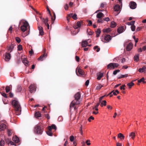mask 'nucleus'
Returning a JSON list of instances; mask_svg holds the SVG:
<instances>
[{
    "mask_svg": "<svg viewBox=\"0 0 146 146\" xmlns=\"http://www.w3.org/2000/svg\"><path fill=\"white\" fill-rule=\"evenodd\" d=\"M103 22V20L101 19H99L97 21V22L98 23H102Z\"/></svg>",
    "mask_w": 146,
    "mask_h": 146,
    "instance_id": "nucleus-60",
    "label": "nucleus"
},
{
    "mask_svg": "<svg viewBox=\"0 0 146 146\" xmlns=\"http://www.w3.org/2000/svg\"><path fill=\"white\" fill-rule=\"evenodd\" d=\"M14 48V45L13 44L10 45L8 48V50L9 52V53H11L13 51Z\"/></svg>",
    "mask_w": 146,
    "mask_h": 146,
    "instance_id": "nucleus-13",
    "label": "nucleus"
},
{
    "mask_svg": "<svg viewBox=\"0 0 146 146\" xmlns=\"http://www.w3.org/2000/svg\"><path fill=\"white\" fill-rule=\"evenodd\" d=\"M12 105L15 108L16 114L19 115L21 114V108L19 102L17 100H13L12 101Z\"/></svg>",
    "mask_w": 146,
    "mask_h": 146,
    "instance_id": "nucleus-2",
    "label": "nucleus"
},
{
    "mask_svg": "<svg viewBox=\"0 0 146 146\" xmlns=\"http://www.w3.org/2000/svg\"><path fill=\"white\" fill-rule=\"evenodd\" d=\"M133 44L132 43H129L126 47V49L128 51L130 50L132 48Z\"/></svg>",
    "mask_w": 146,
    "mask_h": 146,
    "instance_id": "nucleus-15",
    "label": "nucleus"
},
{
    "mask_svg": "<svg viewBox=\"0 0 146 146\" xmlns=\"http://www.w3.org/2000/svg\"><path fill=\"white\" fill-rule=\"evenodd\" d=\"M87 33L88 35H91L93 34L94 32L90 29H88L87 30Z\"/></svg>",
    "mask_w": 146,
    "mask_h": 146,
    "instance_id": "nucleus-21",
    "label": "nucleus"
},
{
    "mask_svg": "<svg viewBox=\"0 0 146 146\" xmlns=\"http://www.w3.org/2000/svg\"><path fill=\"white\" fill-rule=\"evenodd\" d=\"M125 85H123L122 86H121L120 88V89L121 90L123 89L124 90H125Z\"/></svg>",
    "mask_w": 146,
    "mask_h": 146,
    "instance_id": "nucleus-58",
    "label": "nucleus"
},
{
    "mask_svg": "<svg viewBox=\"0 0 146 146\" xmlns=\"http://www.w3.org/2000/svg\"><path fill=\"white\" fill-rule=\"evenodd\" d=\"M5 144V142L2 139L0 141V145L1 146H4Z\"/></svg>",
    "mask_w": 146,
    "mask_h": 146,
    "instance_id": "nucleus-42",
    "label": "nucleus"
},
{
    "mask_svg": "<svg viewBox=\"0 0 146 146\" xmlns=\"http://www.w3.org/2000/svg\"><path fill=\"white\" fill-rule=\"evenodd\" d=\"M15 40L16 42L18 43H19L21 41V39L20 38L18 37L15 38Z\"/></svg>",
    "mask_w": 146,
    "mask_h": 146,
    "instance_id": "nucleus-44",
    "label": "nucleus"
},
{
    "mask_svg": "<svg viewBox=\"0 0 146 146\" xmlns=\"http://www.w3.org/2000/svg\"><path fill=\"white\" fill-rule=\"evenodd\" d=\"M38 29L39 31L40 34L41 36L43 35L44 33L42 27L41 26H39Z\"/></svg>",
    "mask_w": 146,
    "mask_h": 146,
    "instance_id": "nucleus-14",
    "label": "nucleus"
},
{
    "mask_svg": "<svg viewBox=\"0 0 146 146\" xmlns=\"http://www.w3.org/2000/svg\"><path fill=\"white\" fill-rule=\"evenodd\" d=\"M17 48L18 50H21L23 49L22 46L21 44H19L17 46Z\"/></svg>",
    "mask_w": 146,
    "mask_h": 146,
    "instance_id": "nucleus-43",
    "label": "nucleus"
},
{
    "mask_svg": "<svg viewBox=\"0 0 146 146\" xmlns=\"http://www.w3.org/2000/svg\"><path fill=\"white\" fill-rule=\"evenodd\" d=\"M104 15V14L102 13H98L96 15L97 18L100 19L101 17H102L103 15Z\"/></svg>",
    "mask_w": 146,
    "mask_h": 146,
    "instance_id": "nucleus-27",
    "label": "nucleus"
},
{
    "mask_svg": "<svg viewBox=\"0 0 146 146\" xmlns=\"http://www.w3.org/2000/svg\"><path fill=\"white\" fill-rule=\"evenodd\" d=\"M100 103V106L102 107L103 106H106V100H103Z\"/></svg>",
    "mask_w": 146,
    "mask_h": 146,
    "instance_id": "nucleus-33",
    "label": "nucleus"
},
{
    "mask_svg": "<svg viewBox=\"0 0 146 146\" xmlns=\"http://www.w3.org/2000/svg\"><path fill=\"white\" fill-rule=\"evenodd\" d=\"M112 93H113V94L114 95H117V94L116 93V92L114 91H112V92H110L109 94H112Z\"/></svg>",
    "mask_w": 146,
    "mask_h": 146,
    "instance_id": "nucleus-61",
    "label": "nucleus"
},
{
    "mask_svg": "<svg viewBox=\"0 0 146 146\" xmlns=\"http://www.w3.org/2000/svg\"><path fill=\"white\" fill-rule=\"evenodd\" d=\"M103 76V74L102 73H100L98 75L97 77V79L98 80H100L101 78Z\"/></svg>",
    "mask_w": 146,
    "mask_h": 146,
    "instance_id": "nucleus-37",
    "label": "nucleus"
},
{
    "mask_svg": "<svg viewBox=\"0 0 146 146\" xmlns=\"http://www.w3.org/2000/svg\"><path fill=\"white\" fill-rule=\"evenodd\" d=\"M111 31V30L110 28H108L105 29L103 30V32L104 33H108L110 32Z\"/></svg>",
    "mask_w": 146,
    "mask_h": 146,
    "instance_id": "nucleus-26",
    "label": "nucleus"
},
{
    "mask_svg": "<svg viewBox=\"0 0 146 146\" xmlns=\"http://www.w3.org/2000/svg\"><path fill=\"white\" fill-rule=\"evenodd\" d=\"M74 137L73 136H71L70 137V140L71 141H74Z\"/></svg>",
    "mask_w": 146,
    "mask_h": 146,
    "instance_id": "nucleus-57",
    "label": "nucleus"
},
{
    "mask_svg": "<svg viewBox=\"0 0 146 146\" xmlns=\"http://www.w3.org/2000/svg\"><path fill=\"white\" fill-rule=\"evenodd\" d=\"M81 95L80 92H77L75 95V99L71 102L70 105V110H72L74 108V110H76V108L75 106L76 105L79 104L80 103V98Z\"/></svg>",
    "mask_w": 146,
    "mask_h": 146,
    "instance_id": "nucleus-1",
    "label": "nucleus"
},
{
    "mask_svg": "<svg viewBox=\"0 0 146 146\" xmlns=\"http://www.w3.org/2000/svg\"><path fill=\"white\" fill-rule=\"evenodd\" d=\"M78 28L80 27L81 25V23L80 21H78L76 24Z\"/></svg>",
    "mask_w": 146,
    "mask_h": 146,
    "instance_id": "nucleus-52",
    "label": "nucleus"
},
{
    "mask_svg": "<svg viewBox=\"0 0 146 146\" xmlns=\"http://www.w3.org/2000/svg\"><path fill=\"white\" fill-rule=\"evenodd\" d=\"M4 59L6 61H9L11 58V55L10 53L6 52L4 54Z\"/></svg>",
    "mask_w": 146,
    "mask_h": 146,
    "instance_id": "nucleus-6",
    "label": "nucleus"
},
{
    "mask_svg": "<svg viewBox=\"0 0 146 146\" xmlns=\"http://www.w3.org/2000/svg\"><path fill=\"white\" fill-rule=\"evenodd\" d=\"M135 26L134 25H132L131 26V29L132 31H135Z\"/></svg>",
    "mask_w": 146,
    "mask_h": 146,
    "instance_id": "nucleus-49",
    "label": "nucleus"
},
{
    "mask_svg": "<svg viewBox=\"0 0 146 146\" xmlns=\"http://www.w3.org/2000/svg\"><path fill=\"white\" fill-rule=\"evenodd\" d=\"M129 136L132 139H134L135 136V133L134 132L130 133L129 134Z\"/></svg>",
    "mask_w": 146,
    "mask_h": 146,
    "instance_id": "nucleus-16",
    "label": "nucleus"
},
{
    "mask_svg": "<svg viewBox=\"0 0 146 146\" xmlns=\"http://www.w3.org/2000/svg\"><path fill=\"white\" fill-rule=\"evenodd\" d=\"M96 34H100L101 33V30L100 29H98L96 31Z\"/></svg>",
    "mask_w": 146,
    "mask_h": 146,
    "instance_id": "nucleus-54",
    "label": "nucleus"
},
{
    "mask_svg": "<svg viewBox=\"0 0 146 146\" xmlns=\"http://www.w3.org/2000/svg\"><path fill=\"white\" fill-rule=\"evenodd\" d=\"M88 26H90L92 25V22L90 20H89L88 21Z\"/></svg>",
    "mask_w": 146,
    "mask_h": 146,
    "instance_id": "nucleus-56",
    "label": "nucleus"
},
{
    "mask_svg": "<svg viewBox=\"0 0 146 146\" xmlns=\"http://www.w3.org/2000/svg\"><path fill=\"white\" fill-rule=\"evenodd\" d=\"M134 85V83L132 82H131L129 83H128L127 84V85L129 86V88H131V87Z\"/></svg>",
    "mask_w": 146,
    "mask_h": 146,
    "instance_id": "nucleus-34",
    "label": "nucleus"
},
{
    "mask_svg": "<svg viewBox=\"0 0 146 146\" xmlns=\"http://www.w3.org/2000/svg\"><path fill=\"white\" fill-rule=\"evenodd\" d=\"M48 129L49 130H52V129H53L55 130H56L57 129L56 126L54 124H52L51 126H49L48 127Z\"/></svg>",
    "mask_w": 146,
    "mask_h": 146,
    "instance_id": "nucleus-18",
    "label": "nucleus"
},
{
    "mask_svg": "<svg viewBox=\"0 0 146 146\" xmlns=\"http://www.w3.org/2000/svg\"><path fill=\"white\" fill-rule=\"evenodd\" d=\"M113 69L119 66V64L117 63H113Z\"/></svg>",
    "mask_w": 146,
    "mask_h": 146,
    "instance_id": "nucleus-45",
    "label": "nucleus"
},
{
    "mask_svg": "<svg viewBox=\"0 0 146 146\" xmlns=\"http://www.w3.org/2000/svg\"><path fill=\"white\" fill-rule=\"evenodd\" d=\"M35 116L36 117L38 118L40 117L41 115L39 112L38 111L35 113Z\"/></svg>",
    "mask_w": 146,
    "mask_h": 146,
    "instance_id": "nucleus-32",
    "label": "nucleus"
},
{
    "mask_svg": "<svg viewBox=\"0 0 146 146\" xmlns=\"http://www.w3.org/2000/svg\"><path fill=\"white\" fill-rule=\"evenodd\" d=\"M47 54L46 53H44L43 54L40 56L38 59L39 61H42L44 59H45L47 56Z\"/></svg>",
    "mask_w": 146,
    "mask_h": 146,
    "instance_id": "nucleus-9",
    "label": "nucleus"
},
{
    "mask_svg": "<svg viewBox=\"0 0 146 146\" xmlns=\"http://www.w3.org/2000/svg\"><path fill=\"white\" fill-rule=\"evenodd\" d=\"M88 44V42L87 41H84L82 42V46L83 47H85Z\"/></svg>",
    "mask_w": 146,
    "mask_h": 146,
    "instance_id": "nucleus-22",
    "label": "nucleus"
},
{
    "mask_svg": "<svg viewBox=\"0 0 146 146\" xmlns=\"http://www.w3.org/2000/svg\"><path fill=\"white\" fill-rule=\"evenodd\" d=\"M48 19L47 18L46 19H43L42 21L45 24V25H46L48 24L47 22H48Z\"/></svg>",
    "mask_w": 146,
    "mask_h": 146,
    "instance_id": "nucleus-35",
    "label": "nucleus"
},
{
    "mask_svg": "<svg viewBox=\"0 0 146 146\" xmlns=\"http://www.w3.org/2000/svg\"><path fill=\"white\" fill-rule=\"evenodd\" d=\"M46 134L50 136H52V133L51 131V130H49L46 132Z\"/></svg>",
    "mask_w": 146,
    "mask_h": 146,
    "instance_id": "nucleus-36",
    "label": "nucleus"
},
{
    "mask_svg": "<svg viewBox=\"0 0 146 146\" xmlns=\"http://www.w3.org/2000/svg\"><path fill=\"white\" fill-rule=\"evenodd\" d=\"M5 122V121H0V131H3L6 128V125L4 123Z\"/></svg>",
    "mask_w": 146,
    "mask_h": 146,
    "instance_id": "nucleus-5",
    "label": "nucleus"
},
{
    "mask_svg": "<svg viewBox=\"0 0 146 146\" xmlns=\"http://www.w3.org/2000/svg\"><path fill=\"white\" fill-rule=\"evenodd\" d=\"M139 54H136L134 56V60L137 62V61L139 60Z\"/></svg>",
    "mask_w": 146,
    "mask_h": 146,
    "instance_id": "nucleus-31",
    "label": "nucleus"
},
{
    "mask_svg": "<svg viewBox=\"0 0 146 146\" xmlns=\"http://www.w3.org/2000/svg\"><path fill=\"white\" fill-rule=\"evenodd\" d=\"M94 118L92 116H91L88 119V121L89 122H90L91 121V120H94Z\"/></svg>",
    "mask_w": 146,
    "mask_h": 146,
    "instance_id": "nucleus-53",
    "label": "nucleus"
},
{
    "mask_svg": "<svg viewBox=\"0 0 146 146\" xmlns=\"http://www.w3.org/2000/svg\"><path fill=\"white\" fill-rule=\"evenodd\" d=\"M22 90V87L21 86H18L17 87V92H20Z\"/></svg>",
    "mask_w": 146,
    "mask_h": 146,
    "instance_id": "nucleus-39",
    "label": "nucleus"
},
{
    "mask_svg": "<svg viewBox=\"0 0 146 146\" xmlns=\"http://www.w3.org/2000/svg\"><path fill=\"white\" fill-rule=\"evenodd\" d=\"M104 40H106V42H109L111 39V36L110 35H106L105 36L104 38Z\"/></svg>",
    "mask_w": 146,
    "mask_h": 146,
    "instance_id": "nucleus-11",
    "label": "nucleus"
},
{
    "mask_svg": "<svg viewBox=\"0 0 146 146\" xmlns=\"http://www.w3.org/2000/svg\"><path fill=\"white\" fill-rule=\"evenodd\" d=\"M5 90L6 93H8L10 91V87L8 86H6L5 88Z\"/></svg>",
    "mask_w": 146,
    "mask_h": 146,
    "instance_id": "nucleus-47",
    "label": "nucleus"
},
{
    "mask_svg": "<svg viewBox=\"0 0 146 146\" xmlns=\"http://www.w3.org/2000/svg\"><path fill=\"white\" fill-rule=\"evenodd\" d=\"M106 5V3H101L100 6V8H103L105 7V5Z\"/></svg>",
    "mask_w": 146,
    "mask_h": 146,
    "instance_id": "nucleus-41",
    "label": "nucleus"
},
{
    "mask_svg": "<svg viewBox=\"0 0 146 146\" xmlns=\"http://www.w3.org/2000/svg\"><path fill=\"white\" fill-rule=\"evenodd\" d=\"M129 6L131 9H134L137 7V4L135 2H131L129 4Z\"/></svg>",
    "mask_w": 146,
    "mask_h": 146,
    "instance_id": "nucleus-10",
    "label": "nucleus"
},
{
    "mask_svg": "<svg viewBox=\"0 0 146 146\" xmlns=\"http://www.w3.org/2000/svg\"><path fill=\"white\" fill-rule=\"evenodd\" d=\"M43 131L42 128L40 126L36 125L35 127L34 131L37 134H41Z\"/></svg>",
    "mask_w": 146,
    "mask_h": 146,
    "instance_id": "nucleus-4",
    "label": "nucleus"
},
{
    "mask_svg": "<svg viewBox=\"0 0 146 146\" xmlns=\"http://www.w3.org/2000/svg\"><path fill=\"white\" fill-rule=\"evenodd\" d=\"M120 72V70H114L113 72V74L114 75H115L117 72Z\"/></svg>",
    "mask_w": 146,
    "mask_h": 146,
    "instance_id": "nucleus-46",
    "label": "nucleus"
},
{
    "mask_svg": "<svg viewBox=\"0 0 146 146\" xmlns=\"http://www.w3.org/2000/svg\"><path fill=\"white\" fill-rule=\"evenodd\" d=\"M7 134L8 136H9L11 135L12 133L11 132V131L10 130L8 129L7 130Z\"/></svg>",
    "mask_w": 146,
    "mask_h": 146,
    "instance_id": "nucleus-50",
    "label": "nucleus"
},
{
    "mask_svg": "<svg viewBox=\"0 0 146 146\" xmlns=\"http://www.w3.org/2000/svg\"><path fill=\"white\" fill-rule=\"evenodd\" d=\"M103 86L101 84H99L97 85L96 87V90H100V89Z\"/></svg>",
    "mask_w": 146,
    "mask_h": 146,
    "instance_id": "nucleus-40",
    "label": "nucleus"
},
{
    "mask_svg": "<svg viewBox=\"0 0 146 146\" xmlns=\"http://www.w3.org/2000/svg\"><path fill=\"white\" fill-rule=\"evenodd\" d=\"M113 63H110L108 64L107 66V68H113Z\"/></svg>",
    "mask_w": 146,
    "mask_h": 146,
    "instance_id": "nucleus-38",
    "label": "nucleus"
},
{
    "mask_svg": "<svg viewBox=\"0 0 146 146\" xmlns=\"http://www.w3.org/2000/svg\"><path fill=\"white\" fill-rule=\"evenodd\" d=\"M125 31L124 27L123 26H121L119 27L117 29V32L119 34L122 33Z\"/></svg>",
    "mask_w": 146,
    "mask_h": 146,
    "instance_id": "nucleus-12",
    "label": "nucleus"
},
{
    "mask_svg": "<svg viewBox=\"0 0 146 146\" xmlns=\"http://www.w3.org/2000/svg\"><path fill=\"white\" fill-rule=\"evenodd\" d=\"M99 105V103H97L94 107L92 108L93 110L98 111V107Z\"/></svg>",
    "mask_w": 146,
    "mask_h": 146,
    "instance_id": "nucleus-23",
    "label": "nucleus"
},
{
    "mask_svg": "<svg viewBox=\"0 0 146 146\" xmlns=\"http://www.w3.org/2000/svg\"><path fill=\"white\" fill-rule=\"evenodd\" d=\"M116 26V23L113 21L111 22L110 27L112 28L115 27Z\"/></svg>",
    "mask_w": 146,
    "mask_h": 146,
    "instance_id": "nucleus-28",
    "label": "nucleus"
},
{
    "mask_svg": "<svg viewBox=\"0 0 146 146\" xmlns=\"http://www.w3.org/2000/svg\"><path fill=\"white\" fill-rule=\"evenodd\" d=\"M64 9L66 10H67L68 9V6L67 4H66L64 6Z\"/></svg>",
    "mask_w": 146,
    "mask_h": 146,
    "instance_id": "nucleus-64",
    "label": "nucleus"
},
{
    "mask_svg": "<svg viewBox=\"0 0 146 146\" xmlns=\"http://www.w3.org/2000/svg\"><path fill=\"white\" fill-rule=\"evenodd\" d=\"M75 58H76V60L77 62H78L79 61L80 58H79V57L78 56H75Z\"/></svg>",
    "mask_w": 146,
    "mask_h": 146,
    "instance_id": "nucleus-59",
    "label": "nucleus"
},
{
    "mask_svg": "<svg viewBox=\"0 0 146 146\" xmlns=\"http://www.w3.org/2000/svg\"><path fill=\"white\" fill-rule=\"evenodd\" d=\"M29 90L32 93L34 91H35L36 90V87L35 85L34 84H31L29 88Z\"/></svg>",
    "mask_w": 146,
    "mask_h": 146,
    "instance_id": "nucleus-8",
    "label": "nucleus"
},
{
    "mask_svg": "<svg viewBox=\"0 0 146 146\" xmlns=\"http://www.w3.org/2000/svg\"><path fill=\"white\" fill-rule=\"evenodd\" d=\"M118 137L121 139H124L125 137L122 134L120 133L118 135Z\"/></svg>",
    "mask_w": 146,
    "mask_h": 146,
    "instance_id": "nucleus-25",
    "label": "nucleus"
},
{
    "mask_svg": "<svg viewBox=\"0 0 146 146\" xmlns=\"http://www.w3.org/2000/svg\"><path fill=\"white\" fill-rule=\"evenodd\" d=\"M138 82L139 83H141L143 82V83L145 84L146 83V82L145 81V78L143 77L142 78L139 80H138Z\"/></svg>",
    "mask_w": 146,
    "mask_h": 146,
    "instance_id": "nucleus-29",
    "label": "nucleus"
},
{
    "mask_svg": "<svg viewBox=\"0 0 146 146\" xmlns=\"http://www.w3.org/2000/svg\"><path fill=\"white\" fill-rule=\"evenodd\" d=\"M105 96H101V97L100 98H99V102L98 103H99V104L100 103H101L102 101V100L103 98L105 96Z\"/></svg>",
    "mask_w": 146,
    "mask_h": 146,
    "instance_id": "nucleus-51",
    "label": "nucleus"
},
{
    "mask_svg": "<svg viewBox=\"0 0 146 146\" xmlns=\"http://www.w3.org/2000/svg\"><path fill=\"white\" fill-rule=\"evenodd\" d=\"M135 22V21H131L130 22L128 23V25H131V26L133 25H134Z\"/></svg>",
    "mask_w": 146,
    "mask_h": 146,
    "instance_id": "nucleus-48",
    "label": "nucleus"
},
{
    "mask_svg": "<svg viewBox=\"0 0 146 146\" xmlns=\"http://www.w3.org/2000/svg\"><path fill=\"white\" fill-rule=\"evenodd\" d=\"M13 141L16 143H18L19 141V138L17 136H15V137H13Z\"/></svg>",
    "mask_w": 146,
    "mask_h": 146,
    "instance_id": "nucleus-24",
    "label": "nucleus"
},
{
    "mask_svg": "<svg viewBox=\"0 0 146 146\" xmlns=\"http://www.w3.org/2000/svg\"><path fill=\"white\" fill-rule=\"evenodd\" d=\"M19 26H20V29L24 32L29 28V24L28 22L25 20H22L20 21Z\"/></svg>",
    "mask_w": 146,
    "mask_h": 146,
    "instance_id": "nucleus-3",
    "label": "nucleus"
},
{
    "mask_svg": "<svg viewBox=\"0 0 146 146\" xmlns=\"http://www.w3.org/2000/svg\"><path fill=\"white\" fill-rule=\"evenodd\" d=\"M104 21L108 22L109 21L110 19L109 17H106L104 19Z\"/></svg>",
    "mask_w": 146,
    "mask_h": 146,
    "instance_id": "nucleus-62",
    "label": "nucleus"
},
{
    "mask_svg": "<svg viewBox=\"0 0 146 146\" xmlns=\"http://www.w3.org/2000/svg\"><path fill=\"white\" fill-rule=\"evenodd\" d=\"M114 8L115 11H118L120 9L119 5L117 4L114 6Z\"/></svg>",
    "mask_w": 146,
    "mask_h": 146,
    "instance_id": "nucleus-19",
    "label": "nucleus"
},
{
    "mask_svg": "<svg viewBox=\"0 0 146 146\" xmlns=\"http://www.w3.org/2000/svg\"><path fill=\"white\" fill-rule=\"evenodd\" d=\"M90 140H87L86 142V143L88 145H90L91 143H90Z\"/></svg>",
    "mask_w": 146,
    "mask_h": 146,
    "instance_id": "nucleus-55",
    "label": "nucleus"
},
{
    "mask_svg": "<svg viewBox=\"0 0 146 146\" xmlns=\"http://www.w3.org/2000/svg\"><path fill=\"white\" fill-rule=\"evenodd\" d=\"M76 72L78 76L82 75L84 73L83 71L78 67L76 68Z\"/></svg>",
    "mask_w": 146,
    "mask_h": 146,
    "instance_id": "nucleus-7",
    "label": "nucleus"
},
{
    "mask_svg": "<svg viewBox=\"0 0 146 146\" xmlns=\"http://www.w3.org/2000/svg\"><path fill=\"white\" fill-rule=\"evenodd\" d=\"M22 62L26 66H27L28 65L29 62L26 58H23Z\"/></svg>",
    "mask_w": 146,
    "mask_h": 146,
    "instance_id": "nucleus-17",
    "label": "nucleus"
},
{
    "mask_svg": "<svg viewBox=\"0 0 146 146\" xmlns=\"http://www.w3.org/2000/svg\"><path fill=\"white\" fill-rule=\"evenodd\" d=\"M69 16L70 17H72V18L75 20L77 19V15L76 14H74L73 15L72 13H70L69 14Z\"/></svg>",
    "mask_w": 146,
    "mask_h": 146,
    "instance_id": "nucleus-20",
    "label": "nucleus"
},
{
    "mask_svg": "<svg viewBox=\"0 0 146 146\" xmlns=\"http://www.w3.org/2000/svg\"><path fill=\"white\" fill-rule=\"evenodd\" d=\"M89 80H87L85 82V85L86 86H88L89 84Z\"/></svg>",
    "mask_w": 146,
    "mask_h": 146,
    "instance_id": "nucleus-63",
    "label": "nucleus"
},
{
    "mask_svg": "<svg viewBox=\"0 0 146 146\" xmlns=\"http://www.w3.org/2000/svg\"><path fill=\"white\" fill-rule=\"evenodd\" d=\"M128 76L127 74H126L125 75H121L119 76L118 77V79H121V78H124L125 77H127Z\"/></svg>",
    "mask_w": 146,
    "mask_h": 146,
    "instance_id": "nucleus-30",
    "label": "nucleus"
}]
</instances>
